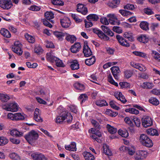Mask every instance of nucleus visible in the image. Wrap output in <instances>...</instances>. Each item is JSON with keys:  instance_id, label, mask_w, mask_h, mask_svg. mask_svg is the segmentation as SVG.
Masks as SVG:
<instances>
[{"instance_id": "obj_1", "label": "nucleus", "mask_w": 160, "mask_h": 160, "mask_svg": "<svg viewBox=\"0 0 160 160\" xmlns=\"http://www.w3.org/2000/svg\"><path fill=\"white\" fill-rule=\"evenodd\" d=\"M66 119H67L68 123H70L72 119V116L70 113H68L67 111L62 110L59 115L56 118V121L57 123H60Z\"/></svg>"}, {"instance_id": "obj_2", "label": "nucleus", "mask_w": 160, "mask_h": 160, "mask_svg": "<svg viewBox=\"0 0 160 160\" xmlns=\"http://www.w3.org/2000/svg\"><path fill=\"white\" fill-rule=\"evenodd\" d=\"M38 137V133L34 130H32L24 136L27 142L31 144H32L35 141Z\"/></svg>"}, {"instance_id": "obj_3", "label": "nucleus", "mask_w": 160, "mask_h": 160, "mask_svg": "<svg viewBox=\"0 0 160 160\" xmlns=\"http://www.w3.org/2000/svg\"><path fill=\"white\" fill-rule=\"evenodd\" d=\"M140 142L143 146L147 147H151L153 146L152 141L146 134H142L140 137Z\"/></svg>"}, {"instance_id": "obj_4", "label": "nucleus", "mask_w": 160, "mask_h": 160, "mask_svg": "<svg viewBox=\"0 0 160 160\" xmlns=\"http://www.w3.org/2000/svg\"><path fill=\"white\" fill-rule=\"evenodd\" d=\"M13 6L11 0H0V7L4 10H8Z\"/></svg>"}, {"instance_id": "obj_5", "label": "nucleus", "mask_w": 160, "mask_h": 160, "mask_svg": "<svg viewBox=\"0 0 160 160\" xmlns=\"http://www.w3.org/2000/svg\"><path fill=\"white\" fill-rule=\"evenodd\" d=\"M142 123L143 126L147 128L151 126L153 124L152 119L149 117L144 116L142 119Z\"/></svg>"}, {"instance_id": "obj_6", "label": "nucleus", "mask_w": 160, "mask_h": 160, "mask_svg": "<svg viewBox=\"0 0 160 160\" xmlns=\"http://www.w3.org/2000/svg\"><path fill=\"white\" fill-rule=\"evenodd\" d=\"M92 31L93 32L98 35V37L101 40L105 41H107L109 40V38L101 30H100L97 28H93Z\"/></svg>"}, {"instance_id": "obj_7", "label": "nucleus", "mask_w": 160, "mask_h": 160, "mask_svg": "<svg viewBox=\"0 0 160 160\" xmlns=\"http://www.w3.org/2000/svg\"><path fill=\"white\" fill-rule=\"evenodd\" d=\"M116 38L118 42L122 46L126 47H128L130 46V44L123 37L119 35L118 34L116 36Z\"/></svg>"}, {"instance_id": "obj_8", "label": "nucleus", "mask_w": 160, "mask_h": 160, "mask_svg": "<svg viewBox=\"0 0 160 160\" xmlns=\"http://www.w3.org/2000/svg\"><path fill=\"white\" fill-rule=\"evenodd\" d=\"M31 156L34 160H47V158L42 153L36 152L32 154Z\"/></svg>"}, {"instance_id": "obj_9", "label": "nucleus", "mask_w": 160, "mask_h": 160, "mask_svg": "<svg viewBox=\"0 0 160 160\" xmlns=\"http://www.w3.org/2000/svg\"><path fill=\"white\" fill-rule=\"evenodd\" d=\"M5 109L8 111L15 112L18 110V107L17 103L13 102L7 105Z\"/></svg>"}, {"instance_id": "obj_10", "label": "nucleus", "mask_w": 160, "mask_h": 160, "mask_svg": "<svg viewBox=\"0 0 160 160\" xmlns=\"http://www.w3.org/2000/svg\"><path fill=\"white\" fill-rule=\"evenodd\" d=\"M77 10L78 12L81 13L82 14L85 15L87 14L88 8L85 7L83 4L78 3L77 6Z\"/></svg>"}, {"instance_id": "obj_11", "label": "nucleus", "mask_w": 160, "mask_h": 160, "mask_svg": "<svg viewBox=\"0 0 160 160\" xmlns=\"http://www.w3.org/2000/svg\"><path fill=\"white\" fill-rule=\"evenodd\" d=\"M147 154V152L146 151L140 150L137 153L135 158V159L138 160L143 159L146 157Z\"/></svg>"}, {"instance_id": "obj_12", "label": "nucleus", "mask_w": 160, "mask_h": 160, "mask_svg": "<svg viewBox=\"0 0 160 160\" xmlns=\"http://www.w3.org/2000/svg\"><path fill=\"white\" fill-rule=\"evenodd\" d=\"M83 52L85 57H88L92 55V52L90 48L87 44H84V45Z\"/></svg>"}, {"instance_id": "obj_13", "label": "nucleus", "mask_w": 160, "mask_h": 160, "mask_svg": "<svg viewBox=\"0 0 160 160\" xmlns=\"http://www.w3.org/2000/svg\"><path fill=\"white\" fill-rule=\"evenodd\" d=\"M114 95L117 99L121 101L123 103H125L127 101L121 92H116L114 93Z\"/></svg>"}, {"instance_id": "obj_14", "label": "nucleus", "mask_w": 160, "mask_h": 160, "mask_svg": "<svg viewBox=\"0 0 160 160\" xmlns=\"http://www.w3.org/2000/svg\"><path fill=\"white\" fill-rule=\"evenodd\" d=\"M81 48V46L80 43L75 42L71 47L70 50L72 53H76L79 51Z\"/></svg>"}, {"instance_id": "obj_15", "label": "nucleus", "mask_w": 160, "mask_h": 160, "mask_svg": "<svg viewBox=\"0 0 160 160\" xmlns=\"http://www.w3.org/2000/svg\"><path fill=\"white\" fill-rule=\"evenodd\" d=\"M102 136V134L99 132L98 131L96 132L95 134L90 135V137H91L93 139L96 140L99 143L101 142V140L100 138Z\"/></svg>"}, {"instance_id": "obj_16", "label": "nucleus", "mask_w": 160, "mask_h": 160, "mask_svg": "<svg viewBox=\"0 0 160 160\" xmlns=\"http://www.w3.org/2000/svg\"><path fill=\"white\" fill-rule=\"evenodd\" d=\"M60 23L62 27L65 28H68L71 24L70 21L68 18L61 19Z\"/></svg>"}, {"instance_id": "obj_17", "label": "nucleus", "mask_w": 160, "mask_h": 160, "mask_svg": "<svg viewBox=\"0 0 160 160\" xmlns=\"http://www.w3.org/2000/svg\"><path fill=\"white\" fill-rule=\"evenodd\" d=\"M101 28L104 33H106L107 35L111 37H112L114 35L113 32L110 30L109 27L104 25H102Z\"/></svg>"}, {"instance_id": "obj_18", "label": "nucleus", "mask_w": 160, "mask_h": 160, "mask_svg": "<svg viewBox=\"0 0 160 160\" xmlns=\"http://www.w3.org/2000/svg\"><path fill=\"white\" fill-rule=\"evenodd\" d=\"M73 86L76 89L81 91H84L85 89L84 85L79 82H76L74 83Z\"/></svg>"}, {"instance_id": "obj_19", "label": "nucleus", "mask_w": 160, "mask_h": 160, "mask_svg": "<svg viewBox=\"0 0 160 160\" xmlns=\"http://www.w3.org/2000/svg\"><path fill=\"white\" fill-rule=\"evenodd\" d=\"M65 148L67 150L71 151H75L77 150L76 143L74 142H71L70 145H65Z\"/></svg>"}, {"instance_id": "obj_20", "label": "nucleus", "mask_w": 160, "mask_h": 160, "mask_svg": "<svg viewBox=\"0 0 160 160\" xmlns=\"http://www.w3.org/2000/svg\"><path fill=\"white\" fill-rule=\"evenodd\" d=\"M12 50L18 55H21L22 53V50L21 46H14L12 48Z\"/></svg>"}, {"instance_id": "obj_21", "label": "nucleus", "mask_w": 160, "mask_h": 160, "mask_svg": "<svg viewBox=\"0 0 160 160\" xmlns=\"http://www.w3.org/2000/svg\"><path fill=\"white\" fill-rule=\"evenodd\" d=\"M123 36L125 38L128 39V40L131 42L133 41L134 40V38L133 36V33L131 31L125 32L123 34Z\"/></svg>"}, {"instance_id": "obj_22", "label": "nucleus", "mask_w": 160, "mask_h": 160, "mask_svg": "<svg viewBox=\"0 0 160 160\" xmlns=\"http://www.w3.org/2000/svg\"><path fill=\"white\" fill-rule=\"evenodd\" d=\"M58 58L52 55L50 53H47L46 54V59L48 61L51 62H56Z\"/></svg>"}, {"instance_id": "obj_23", "label": "nucleus", "mask_w": 160, "mask_h": 160, "mask_svg": "<svg viewBox=\"0 0 160 160\" xmlns=\"http://www.w3.org/2000/svg\"><path fill=\"white\" fill-rule=\"evenodd\" d=\"M70 66L72 70L78 69L79 68V64L78 62L76 59L73 60L71 62Z\"/></svg>"}, {"instance_id": "obj_24", "label": "nucleus", "mask_w": 160, "mask_h": 160, "mask_svg": "<svg viewBox=\"0 0 160 160\" xmlns=\"http://www.w3.org/2000/svg\"><path fill=\"white\" fill-rule=\"evenodd\" d=\"M140 28L143 30L147 31L149 30V23L146 21H142L140 24Z\"/></svg>"}, {"instance_id": "obj_25", "label": "nucleus", "mask_w": 160, "mask_h": 160, "mask_svg": "<svg viewBox=\"0 0 160 160\" xmlns=\"http://www.w3.org/2000/svg\"><path fill=\"white\" fill-rule=\"evenodd\" d=\"M10 134L13 137H20L22 136L23 133L16 129H13L10 131Z\"/></svg>"}, {"instance_id": "obj_26", "label": "nucleus", "mask_w": 160, "mask_h": 160, "mask_svg": "<svg viewBox=\"0 0 160 160\" xmlns=\"http://www.w3.org/2000/svg\"><path fill=\"white\" fill-rule=\"evenodd\" d=\"M39 110L36 108L34 112V118L35 120L38 122H42V119L40 117L39 112Z\"/></svg>"}, {"instance_id": "obj_27", "label": "nucleus", "mask_w": 160, "mask_h": 160, "mask_svg": "<svg viewBox=\"0 0 160 160\" xmlns=\"http://www.w3.org/2000/svg\"><path fill=\"white\" fill-rule=\"evenodd\" d=\"M10 97L6 94L0 93V100L2 102H6L10 100Z\"/></svg>"}, {"instance_id": "obj_28", "label": "nucleus", "mask_w": 160, "mask_h": 160, "mask_svg": "<svg viewBox=\"0 0 160 160\" xmlns=\"http://www.w3.org/2000/svg\"><path fill=\"white\" fill-rule=\"evenodd\" d=\"M96 61L95 57L94 56L88 59H86L85 61V64L88 66H91Z\"/></svg>"}, {"instance_id": "obj_29", "label": "nucleus", "mask_w": 160, "mask_h": 160, "mask_svg": "<svg viewBox=\"0 0 160 160\" xmlns=\"http://www.w3.org/2000/svg\"><path fill=\"white\" fill-rule=\"evenodd\" d=\"M83 155L86 160H93L94 159V156L89 152H84Z\"/></svg>"}, {"instance_id": "obj_30", "label": "nucleus", "mask_w": 160, "mask_h": 160, "mask_svg": "<svg viewBox=\"0 0 160 160\" xmlns=\"http://www.w3.org/2000/svg\"><path fill=\"white\" fill-rule=\"evenodd\" d=\"M45 17L47 20L52 22V21L51 19L54 18V15L52 12H46L45 13Z\"/></svg>"}, {"instance_id": "obj_31", "label": "nucleus", "mask_w": 160, "mask_h": 160, "mask_svg": "<svg viewBox=\"0 0 160 160\" xmlns=\"http://www.w3.org/2000/svg\"><path fill=\"white\" fill-rule=\"evenodd\" d=\"M1 34L4 37L9 38L11 37V34L10 32L5 28L2 29L0 30Z\"/></svg>"}, {"instance_id": "obj_32", "label": "nucleus", "mask_w": 160, "mask_h": 160, "mask_svg": "<svg viewBox=\"0 0 160 160\" xmlns=\"http://www.w3.org/2000/svg\"><path fill=\"white\" fill-rule=\"evenodd\" d=\"M66 34H67V33H66ZM65 39L68 41L72 43H73L74 42L76 41L77 39L76 38L75 36L73 35H70L69 34H68Z\"/></svg>"}, {"instance_id": "obj_33", "label": "nucleus", "mask_w": 160, "mask_h": 160, "mask_svg": "<svg viewBox=\"0 0 160 160\" xmlns=\"http://www.w3.org/2000/svg\"><path fill=\"white\" fill-rule=\"evenodd\" d=\"M147 133L151 136H158V133L157 130L153 128H151L148 129L146 131Z\"/></svg>"}, {"instance_id": "obj_34", "label": "nucleus", "mask_w": 160, "mask_h": 160, "mask_svg": "<svg viewBox=\"0 0 160 160\" xmlns=\"http://www.w3.org/2000/svg\"><path fill=\"white\" fill-rule=\"evenodd\" d=\"M103 152L107 155L111 156L112 152L109 149L108 146L106 144H104L103 147Z\"/></svg>"}, {"instance_id": "obj_35", "label": "nucleus", "mask_w": 160, "mask_h": 160, "mask_svg": "<svg viewBox=\"0 0 160 160\" xmlns=\"http://www.w3.org/2000/svg\"><path fill=\"white\" fill-rule=\"evenodd\" d=\"M25 37L29 43H33L35 42V39L34 38L28 33L25 35Z\"/></svg>"}, {"instance_id": "obj_36", "label": "nucleus", "mask_w": 160, "mask_h": 160, "mask_svg": "<svg viewBox=\"0 0 160 160\" xmlns=\"http://www.w3.org/2000/svg\"><path fill=\"white\" fill-rule=\"evenodd\" d=\"M152 85L153 84L152 83L144 82L142 85H141L140 87L144 89H151L153 87Z\"/></svg>"}, {"instance_id": "obj_37", "label": "nucleus", "mask_w": 160, "mask_h": 160, "mask_svg": "<svg viewBox=\"0 0 160 160\" xmlns=\"http://www.w3.org/2000/svg\"><path fill=\"white\" fill-rule=\"evenodd\" d=\"M53 34L59 40H60L65 36L66 33L61 32L55 31L53 32Z\"/></svg>"}, {"instance_id": "obj_38", "label": "nucleus", "mask_w": 160, "mask_h": 160, "mask_svg": "<svg viewBox=\"0 0 160 160\" xmlns=\"http://www.w3.org/2000/svg\"><path fill=\"white\" fill-rule=\"evenodd\" d=\"M118 134L124 138H127L128 136V133L126 129L119 130L118 131Z\"/></svg>"}, {"instance_id": "obj_39", "label": "nucleus", "mask_w": 160, "mask_h": 160, "mask_svg": "<svg viewBox=\"0 0 160 160\" xmlns=\"http://www.w3.org/2000/svg\"><path fill=\"white\" fill-rule=\"evenodd\" d=\"M87 18L88 20L91 19L94 21H97L98 20L99 18L98 15L96 14H91L88 15L87 17Z\"/></svg>"}, {"instance_id": "obj_40", "label": "nucleus", "mask_w": 160, "mask_h": 160, "mask_svg": "<svg viewBox=\"0 0 160 160\" xmlns=\"http://www.w3.org/2000/svg\"><path fill=\"white\" fill-rule=\"evenodd\" d=\"M106 127L108 131L111 134H114L117 132V128L112 126L109 124H107Z\"/></svg>"}, {"instance_id": "obj_41", "label": "nucleus", "mask_w": 160, "mask_h": 160, "mask_svg": "<svg viewBox=\"0 0 160 160\" xmlns=\"http://www.w3.org/2000/svg\"><path fill=\"white\" fill-rule=\"evenodd\" d=\"M123 149L127 150L128 154L130 155H132L135 152L133 149L131 148L128 147L123 146L120 148V150H123Z\"/></svg>"}, {"instance_id": "obj_42", "label": "nucleus", "mask_w": 160, "mask_h": 160, "mask_svg": "<svg viewBox=\"0 0 160 160\" xmlns=\"http://www.w3.org/2000/svg\"><path fill=\"white\" fill-rule=\"evenodd\" d=\"M126 112H129L132 114H137L139 113L138 110L133 108H130L126 109L125 110Z\"/></svg>"}, {"instance_id": "obj_43", "label": "nucleus", "mask_w": 160, "mask_h": 160, "mask_svg": "<svg viewBox=\"0 0 160 160\" xmlns=\"http://www.w3.org/2000/svg\"><path fill=\"white\" fill-rule=\"evenodd\" d=\"M96 104L98 106L101 107L108 105V103L106 101L104 100L97 101L96 102Z\"/></svg>"}, {"instance_id": "obj_44", "label": "nucleus", "mask_w": 160, "mask_h": 160, "mask_svg": "<svg viewBox=\"0 0 160 160\" xmlns=\"http://www.w3.org/2000/svg\"><path fill=\"white\" fill-rule=\"evenodd\" d=\"M9 157L14 160H20V157L18 154L15 152L9 154Z\"/></svg>"}, {"instance_id": "obj_45", "label": "nucleus", "mask_w": 160, "mask_h": 160, "mask_svg": "<svg viewBox=\"0 0 160 160\" xmlns=\"http://www.w3.org/2000/svg\"><path fill=\"white\" fill-rule=\"evenodd\" d=\"M131 65L133 67H134V68L138 69L139 70H142L143 69L142 68V67L143 66L142 64H141L138 63L132 62L131 63Z\"/></svg>"}, {"instance_id": "obj_46", "label": "nucleus", "mask_w": 160, "mask_h": 160, "mask_svg": "<svg viewBox=\"0 0 160 160\" xmlns=\"http://www.w3.org/2000/svg\"><path fill=\"white\" fill-rule=\"evenodd\" d=\"M131 65L133 67H134V68L138 69L139 70H142L143 69L142 68V67L143 66L142 64H141L138 63L132 62L131 63Z\"/></svg>"}, {"instance_id": "obj_47", "label": "nucleus", "mask_w": 160, "mask_h": 160, "mask_svg": "<svg viewBox=\"0 0 160 160\" xmlns=\"http://www.w3.org/2000/svg\"><path fill=\"white\" fill-rule=\"evenodd\" d=\"M118 103L114 101H111L109 102V105L111 107L115 110H119L120 108L117 106Z\"/></svg>"}, {"instance_id": "obj_48", "label": "nucleus", "mask_w": 160, "mask_h": 160, "mask_svg": "<svg viewBox=\"0 0 160 160\" xmlns=\"http://www.w3.org/2000/svg\"><path fill=\"white\" fill-rule=\"evenodd\" d=\"M88 98V97L87 95L85 94H81L79 98L81 103L84 102L86 100H87Z\"/></svg>"}, {"instance_id": "obj_49", "label": "nucleus", "mask_w": 160, "mask_h": 160, "mask_svg": "<svg viewBox=\"0 0 160 160\" xmlns=\"http://www.w3.org/2000/svg\"><path fill=\"white\" fill-rule=\"evenodd\" d=\"M24 119V117L20 113H15L14 120H23Z\"/></svg>"}, {"instance_id": "obj_50", "label": "nucleus", "mask_w": 160, "mask_h": 160, "mask_svg": "<svg viewBox=\"0 0 160 160\" xmlns=\"http://www.w3.org/2000/svg\"><path fill=\"white\" fill-rule=\"evenodd\" d=\"M107 114L112 117H115L118 115V113L114 112L110 109H107L106 112Z\"/></svg>"}, {"instance_id": "obj_51", "label": "nucleus", "mask_w": 160, "mask_h": 160, "mask_svg": "<svg viewBox=\"0 0 160 160\" xmlns=\"http://www.w3.org/2000/svg\"><path fill=\"white\" fill-rule=\"evenodd\" d=\"M52 3L56 5L62 6L64 5V2L61 0H52Z\"/></svg>"}, {"instance_id": "obj_52", "label": "nucleus", "mask_w": 160, "mask_h": 160, "mask_svg": "<svg viewBox=\"0 0 160 160\" xmlns=\"http://www.w3.org/2000/svg\"><path fill=\"white\" fill-rule=\"evenodd\" d=\"M149 102L155 105H158L159 104L158 100L155 98L152 97L149 100Z\"/></svg>"}, {"instance_id": "obj_53", "label": "nucleus", "mask_w": 160, "mask_h": 160, "mask_svg": "<svg viewBox=\"0 0 160 160\" xmlns=\"http://www.w3.org/2000/svg\"><path fill=\"white\" fill-rule=\"evenodd\" d=\"M8 142V140L4 137H0V146L4 145Z\"/></svg>"}, {"instance_id": "obj_54", "label": "nucleus", "mask_w": 160, "mask_h": 160, "mask_svg": "<svg viewBox=\"0 0 160 160\" xmlns=\"http://www.w3.org/2000/svg\"><path fill=\"white\" fill-rule=\"evenodd\" d=\"M91 122L96 129H100V125L98 122L94 119H92L91 120Z\"/></svg>"}, {"instance_id": "obj_55", "label": "nucleus", "mask_w": 160, "mask_h": 160, "mask_svg": "<svg viewBox=\"0 0 160 160\" xmlns=\"http://www.w3.org/2000/svg\"><path fill=\"white\" fill-rule=\"evenodd\" d=\"M55 62L56 65L58 67H64L65 66V65L63 63L62 61L58 58Z\"/></svg>"}, {"instance_id": "obj_56", "label": "nucleus", "mask_w": 160, "mask_h": 160, "mask_svg": "<svg viewBox=\"0 0 160 160\" xmlns=\"http://www.w3.org/2000/svg\"><path fill=\"white\" fill-rule=\"evenodd\" d=\"M152 53L154 54V58L156 60L160 61V54L156 51L153 50L152 51Z\"/></svg>"}, {"instance_id": "obj_57", "label": "nucleus", "mask_w": 160, "mask_h": 160, "mask_svg": "<svg viewBox=\"0 0 160 160\" xmlns=\"http://www.w3.org/2000/svg\"><path fill=\"white\" fill-rule=\"evenodd\" d=\"M143 11L145 14L149 15L154 14V12L152 10L148 8H145L143 10Z\"/></svg>"}, {"instance_id": "obj_58", "label": "nucleus", "mask_w": 160, "mask_h": 160, "mask_svg": "<svg viewBox=\"0 0 160 160\" xmlns=\"http://www.w3.org/2000/svg\"><path fill=\"white\" fill-rule=\"evenodd\" d=\"M119 84L122 88H127L130 87V84L126 82H120Z\"/></svg>"}, {"instance_id": "obj_59", "label": "nucleus", "mask_w": 160, "mask_h": 160, "mask_svg": "<svg viewBox=\"0 0 160 160\" xmlns=\"http://www.w3.org/2000/svg\"><path fill=\"white\" fill-rule=\"evenodd\" d=\"M158 23L152 22L151 24L150 29L152 31H154L156 28L158 27Z\"/></svg>"}, {"instance_id": "obj_60", "label": "nucleus", "mask_w": 160, "mask_h": 160, "mask_svg": "<svg viewBox=\"0 0 160 160\" xmlns=\"http://www.w3.org/2000/svg\"><path fill=\"white\" fill-rule=\"evenodd\" d=\"M133 53L136 56L142 57L145 58L146 56V54L145 53L142 52L135 51L133 52Z\"/></svg>"}, {"instance_id": "obj_61", "label": "nucleus", "mask_w": 160, "mask_h": 160, "mask_svg": "<svg viewBox=\"0 0 160 160\" xmlns=\"http://www.w3.org/2000/svg\"><path fill=\"white\" fill-rule=\"evenodd\" d=\"M10 141L13 144H18L20 143V140L18 139L12 137L10 138Z\"/></svg>"}, {"instance_id": "obj_62", "label": "nucleus", "mask_w": 160, "mask_h": 160, "mask_svg": "<svg viewBox=\"0 0 160 160\" xmlns=\"http://www.w3.org/2000/svg\"><path fill=\"white\" fill-rule=\"evenodd\" d=\"M29 9L34 11H38L40 10L41 8L36 5H32L29 8Z\"/></svg>"}, {"instance_id": "obj_63", "label": "nucleus", "mask_w": 160, "mask_h": 160, "mask_svg": "<svg viewBox=\"0 0 160 160\" xmlns=\"http://www.w3.org/2000/svg\"><path fill=\"white\" fill-rule=\"evenodd\" d=\"M138 77L139 78H141L145 79H148L149 77L148 74L144 72H141L138 73Z\"/></svg>"}, {"instance_id": "obj_64", "label": "nucleus", "mask_w": 160, "mask_h": 160, "mask_svg": "<svg viewBox=\"0 0 160 160\" xmlns=\"http://www.w3.org/2000/svg\"><path fill=\"white\" fill-rule=\"evenodd\" d=\"M132 71H125L124 72L125 76L127 78H129L132 75Z\"/></svg>"}]
</instances>
